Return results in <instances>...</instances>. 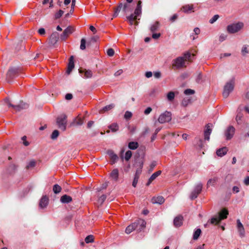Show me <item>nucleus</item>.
<instances>
[{"label":"nucleus","mask_w":249,"mask_h":249,"mask_svg":"<svg viewBox=\"0 0 249 249\" xmlns=\"http://www.w3.org/2000/svg\"><path fill=\"white\" fill-rule=\"evenodd\" d=\"M219 18V16L218 15H214L210 20V22L211 23H214L215 21H216L217 19L218 18Z\"/></svg>","instance_id":"5fc2aeb1"},{"label":"nucleus","mask_w":249,"mask_h":249,"mask_svg":"<svg viewBox=\"0 0 249 249\" xmlns=\"http://www.w3.org/2000/svg\"><path fill=\"white\" fill-rule=\"evenodd\" d=\"M59 38V34L57 32H53L50 36L49 38L50 43L51 45L55 44L58 41Z\"/></svg>","instance_id":"dca6fc26"},{"label":"nucleus","mask_w":249,"mask_h":249,"mask_svg":"<svg viewBox=\"0 0 249 249\" xmlns=\"http://www.w3.org/2000/svg\"><path fill=\"white\" fill-rule=\"evenodd\" d=\"M212 124H208L206 125V129L204 130V139L207 141H209L210 136L212 133L213 127Z\"/></svg>","instance_id":"ddd939ff"},{"label":"nucleus","mask_w":249,"mask_h":249,"mask_svg":"<svg viewBox=\"0 0 249 249\" xmlns=\"http://www.w3.org/2000/svg\"><path fill=\"white\" fill-rule=\"evenodd\" d=\"M221 221L219 217H213L211 220V222L213 224H217Z\"/></svg>","instance_id":"79ce46f5"},{"label":"nucleus","mask_w":249,"mask_h":249,"mask_svg":"<svg viewBox=\"0 0 249 249\" xmlns=\"http://www.w3.org/2000/svg\"><path fill=\"white\" fill-rule=\"evenodd\" d=\"M85 241L86 243H92L94 242V236L92 235H89L87 236Z\"/></svg>","instance_id":"c9c22d12"},{"label":"nucleus","mask_w":249,"mask_h":249,"mask_svg":"<svg viewBox=\"0 0 249 249\" xmlns=\"http://www.w3.org/2000/svg\"><path fill=\"white\" fill-rule=\"evenodd\" d=\"M242 114H238L237 115L236 120L238 124H241L242 122Z\"/></svg>","instance_id":"6e6d98bb"},{"label":"nucleus","mask_w":249,"mask_h":249,"mask_svg":"<svg viewBox=\"0 0 249 249\" xmlns=\"http://www.w3.org/2000/svg\"><path fill=\"white\" fill-rule=\"evenodd\" d=\"M160 27V23L159 21H156L150 27V31L152 33H154L157 31Z\"/></svg>","instance_id":"c85d7f7f"},{"label":"nucleus","mask_w":249,"mask_h":249,"mask_svg":"<svg viewBox=\"0 0 249 249\" xmlns=\"http://www.w3.org/2000/svg\"><path fill=\"white\" fill-rule=\"evenodd\" d=\"M4 102L7 104L9 107H12L16 112L20 111L21 110L27 109L29 107L28 104L24 103L22 101L20 102V104L18 105H14L11 104L8 99H5Z\"/></svg>","instance_id":"20e7f679"},{"label":"nucleus","mask_w":249,"mask_h":249,"mask_svg":"<svg viewBox=\"0 0 249 249\" xmlns=\"http://www.w3.org/2000/svg\"><path fill=\"white\" fill-rule=\"evenodd\" d=\"M107 198V196L105 195H101L98 199V203L101 205L105 200Z\"/></svg>","instance_id":"4c0bfd02"},{"label":"nucleus","mask_w":249,"mask_h":249,"mask_svg":"<svg viewBox=\"0 0 249 249\" xmlns=\"http://www.w3.org/2000/svg\"><path fill=\"white\" fill-rule=\"evenodd\" d=\"M49 202V198L47 196H43L40 200L39 207L41 208H44L47 207Z\"/></svg>","instance_id":"6ab92c4d"},{"label":"nucleus","mask_w":249,"mask_h":249,"mask_svg":"<svg viewBox=\"0 0 249 249\" xmlns=\"http://www.w3.org/2000/svg\"><path fill=\"white\" fill-rule=\"evenodd\" d=\"M26 136H24L23 137H22V140L23 141V144L25 146H28V145H29V142L26 141Z\"/></svg>","instance_id":"bf43d9fd"},{"label":"nucleus","mask_w":249,"mask_h":249,"mask_svg":"<svg viewBox=\"0 0 249 249\" xmlns=\"http://www.w3.org/2000/svg\"><path fill=\"white\" fill-rule=\"evenodd\" d=\"M228 150V148L226 147H222L217 150L216 154L219 157H222L227 154Z\"/></svg>","instance_id":"b1692460"},{"label":"nucleus","mask_w":249,"mask_h":249,"mask_svg":"<svg viewBox=\"0 0 249 249\" xmlns=\"http://www.w3.org/2000/svg\"><path fill=\"white\" fill-rule=\"evenodd\" d=\"M119 171L117 169H113L110 174V177L114 180L117 181L118 178Z\"/></svg>","instance_id":"a878e982"},{"label":"nucleus","mask_w":249,"mask_h":249,"mask_svg":"<svg viewBox=\"0 0 249 249\" xmlns=\"http://www.w3.org/2000/svg\"><path fill=\"white\" fill-rule=\"evenodd\" d=\"M53 190L54 194H58L61 191L62 188L58 184H55L53 186Z\"/></svg>","instance_id":"7c9ffc66"},{"label":"nucleus","mask_w":249,"mask_h":249,"mask_svg":"<svg viewBox=\"0 0 249 249\" xmlns=\"http://www.w3.org/2000/svg\"><path fill=\"white\" fill-rule=\"evenodd\" d=\"M160 35H160V33H153L152 37L153 38L156 39L159 38L160 36Z\"/></svg>","instance_id":"4d7b16f0"},{"label":"nucleus","mask_w":249,"mask_h":249,"mask_svg":"<svg viewBox=\"0 0 249 249\" xmlns=\"http://www.w3.org/2000/svg\"><path fill=\"white\" fill-rule=\"evenodd\" d=\"M229 214V212L227 209L224 208L222 209L219 213V218L221 220L227 218Z\"/></svg>","instance_id":"4be33fe9"},{"label":"nucleus","mask_w":249,"mask_h":249,"mask_svg":"<svg viewBox=\"0 0 249 249\" xmlns=\"http://www.w3.org/2000/svg\"><path fill=\"white\" fill-rule=\"evenodd\" d=\"M38 33L40 35H44L45 34V30L44 28H41L38 30Z\"/></svg>","instance_id":"e2e57ef3"},{"label":"nucleus","mask_w":249,"mask_h":249,"mask_svg":"<svg viewBox=\"0 0 249 249\" xmlns=\"http://www.w3.org/2000/svg\"><path fill=\"white\" fill-rule=\"evenodd\" d=\"M178 17V16L177 14H174L170 18V20L171 22H174L177 19Z\"/></svg>","instance_id":"680f3d73"},{"label":"nucleus","mask_w":249,"mask_h":249,"mask_svg":"<svg viewBox=\"0 0 249 249\" xmlns=\"http://www.w3.org/2000/svg\"><path fill=\"white\" fill-rule=\"evenodd\" d=\"M145 225L146 222L144 220L139 219L132 224L128 226L125 229V232L129 234L134 230H137L138 231H141L145 227Z\"/></svg>","instance_id":"f03ea898"},{"label":"nucleus","mask_w":249,"mask_h":249,"mask_svg":"<svg viewBox=\"0 0 249 249\" xmlns=\"http://www.w3.org/2000/svg\"><path fill=\"white\" fill-rule=\"evenodd\" d=\"M198 195L199 194L197 193L196 192H195L193 190L190 195V197L192 200H193L196 198Z\"/></svg>","instance_id":"a18cd8bd"},{"label":"nucleus","mask_w":249,"mask_h":249,"mask_svg":"<svg viewBox=\"0 0 249 249\" xmlns=\"http://www.w3.org/2000/svg\"><path fill=\"white\" fill-rule=\"evenodd\" d=\"M191 103V99L188 98H184L181 102V105L183 107H186Z\"/></svg>","instance_id":"58836bf2"},{"label":"nucleus","mask_w":249,"mask_h":249,"mask_svg":"<svg viewBox=\"0 0 249 249\" xmlns=\"http://www.w3.org/2000/svg\"><path fill=\"white\" fill-rule=\"evenodd\" d=\"M167 98L169 101H172L175 98V93L173 91H170L167 95Z\"/></svg>","instance_id":"e433bc0d"},{"label":"nucleus","mask_w":249,"mask_h":249,"mask_svg":"<svg viewBox=\"0 0 249 249\" xmlns=\"http://www.w3.org/2000/svg\"><path fill=\"white\" fill-rule=\"evenodd\" d=\"M79 72L81 74H84V78H90L92 75V72L90 70H87L80 68L79 69Z\"/></svg>","instance_id":"aec40b11"},{"label":"nucleus","mask_w":249,"mask_h":249,"mask_svg":"<svg viewBox=\"0 0 249 249\" xmlns=\"http://www.w3.org/2000/svg\"><path fill=\"white\" fill-rule=\"evenodd\" d=\"M109 109V106H106L102 109L99 111L100 113H103L106 111H107Z\"/></svg>","instance_id":"052dcab7"},{"label":"nucleus","mask_w":249,"mask_h":249,"mask_svg":"<svg viewBox=\"0 0 249 249\" xmlns=\"http://www.w3.org/2000/svg\"><path fill=\"white\" fill-rule=\"evenodd\" d=\"M74 31V28L72 26H68L60 35V39L64 41L68 36Z\"/></svg>","instance_id":"9b49d317"},{"label":"nucleus","mask_w":249,"mask_h":249,"mask_svg":"<svg viewBox=\"0 0 249 249\" xmlns=\"http://www.w3.org/2000/svg\"><path fill=\"white\" fill-rule=\"evenodd\" d=\"M183 218L182 215H178L174 219V225L175 227L178 228L180 227L183 223Z\"/></svg>","instance_id":"f3484780"},{"label":"nucleus","mask_w":249,"mask_h":249,"mask_svg":"<svg viewBox=\"0 0 249 249\" xmlns=\"http://www.w3.org/2000/svg\"><path fill=\"white\" fill-rule=\"evenodd\" d=\"M243 55H245L246 54L249 53V48L246 45H244L241 51Z\"/></svg>","instance_id":"37998d69"},{"label":"nucleus","mask_w":249,"mask_h":249,"mask_svg":"<svg viewBox=\"0 0 249 249\" xmlns=\"http://www.w3.org/2000/svg\"><path fill=\"white\" fill-rule=\"evenodd\" d=\"M151 111L152 108L150 107H148L144 110V114L147 115L149 114Z\"/></svg>","instance_id":"774afa93"},{"label":"nucleus","mask_w":249,"mask_h":249,"mask_svg":"<svg viewBox=\"0 0 249 249\" xmlns=\"http://www.w3.org/2000/svg\"><path fill=\"white\" fill-rule=\"evenodd\" d=\"M202 184L201 183H199L196 186L194 191H195V192H196L197 193L199 194L202 191Z\"/></svg>","instance_id":"f704fd0d"},{"label":"nucleus","mask_w":249,"mask_h":249,"mask_svg":"<svg viewBox=\"0 0 249 249\" xmlns=\"http://www.w3.org/2000/svg\"><path fill=\"white\" fill-rule=\"evenodd\" d=\"M132 114L131 112L129 111H126L124 114V117L125 119L128 120L129 119L132 117Z\"/></svg>","instance_id":"8fccbe9b"},{"label":"nucleus","mask_w":249,"mask_h":249,"mask_svg":"<svg viewBox=\"0 0 249 249\" xmlns=\"http://www.w3.org/2000/svg\"><path fill=\"white\" fill-rule=\"evenodd\" d=\"M107 186H108L107 183V182H105V183L102 184V187L101 188L98 189V190H97L98 192H100L101 191H102L103 190L106 189L107 188Z\"/></svg>","instance_id":"864d4df0"},{"label":"nucleus","mask_w":249,"mask_h":249,"mask_svg":"<svg viewBox=\"0 0 249 249\" xmlns=\"http://www.w3.org/2000/svg\"><path fill=\"white\" fill-rule=\"evenodd\" d=\"M123 72V71L122 69L119 70L115 73L114 75L116 76L120 75Z\"/></svg>","instance_id":"69168bd1"},{"label":"nucleus","mask_w":249,"mask_h":249,"mask_svg":"<svg viewBox=\"0 0 249 249\" xmlns=\"http://www.w3.org/2000/svg\"><path fill=\"white\" fill-rule=\"evenodd\" d=\"M195 93V91L191 89H187L184 90V93L186 95H191Z\"/></svg>","instance_id":"de8ad7c7"},{"label":"nucleus","mask_w":249,"mask_h":249,"mask_svg":"<svg viewBox=\"0 0 249 249\" xmlns=\"http://www.w3.org/2000/svg\"><path fill=\"white\" fill-rule=\"evenodd\" d=\"M83 123V119L78 117L76 120V124L78 125H81Z\"/></svg>","instance_id":"603ef678"},{"label":"nucleus","mask_w":249,"mask_h":249,"mask_svg":"<svg viewBox=\"0 0 249 249\" xmlns=\"http://www.w3.org/2000/svg\"><path fill=\"white\" fill-rule=\"evenodd\" d=\"M110 130L113 132H115L119 130V126L117 124L113 123L110 125Z\"/></svg>","instance_id":"2f4dec72"},{"label":"nucleus","mask_w":249,"mask_h":249,"mask_svg":"<svg viewBox=\"0 0 249 249\" xmlns=\"http://www.w3.org/2000/svg\"><path fill=\"white\" fill-rule=\"evenodd\" d=\"M237 228L241 237H244L245 235V231L243 224L239 219L237 220Z\"/></svg>","instance_id":"4468645a"},{"label":"nucleus","mask_w":249,"mask_h":249,"mask_svg":"<svg viewBox=\"0 0 249 249\" xmlns=\"http://www.w3.org/2000/svg\"><path fill=\"white\" fill-rule=\"evenodd\" d=\"M20 71L19 68L10 69L6 74V79L8 82H10L14 77L17 76Z\"/></svg>","instance_id":"0eeeda50"},{"label":"nucleus","mask_w":249,"mask_h":249,"mask_svg":"<svg viewBox=\"0 0 249 249\" xmlns=\"http://www.w3.org/2000/svg\"><path fill=\"white\" fill-rule=\"evenodd\" d=\"M142 1L141 0L138 1L137 3V7L136 8L134 13L131 14L130 16L127 17V19L129 20V23L131 25L135 24L137 25L138 24V21H136L137 18V17L140 16L142 13Z\"/></svg>","instance_id":"7ed1b4c3"},{"label":"nucleus","mask_w":249,"mask_h":249,"mask_svg":"<svg viewBox=\"0 0 249 249\" xmlns=\"http://www.w3.org/2000/svg\"><path fill=\"white\" fill-rule=\"evenodd\" d=\"M218 180V178L216 177H214L213 178H211L209 179V180L207 182V187L210 186H213L215 185V184L216 183L217 181Z\"/></svg>","instance_id":"cd10ccee"},{"label":"nucleus","mask_w":249,"mask_h":249,"mask_svg":"<svg viewBox=\"0 0 249 249\" xmlns=\"http://www.w3.org/2000/svg\"><path fill=\"white\" fill-rule=\"evenodd\" d=\"M129 6V4L126 2H125L124 4L120 3V5L114 9L113 18H115L118 16L119 12L122 8L124 12L128 11Z\"/></svg>","instance_id":"9d476101"},{"label":"nucleus","mask_w":249,"mask_h":249,"mask_svg":"<svg viewBox=\"0 0 249 249\" xmlns=\"http://www.w3.org/2000/svg\"><path fill=\"white\" fill-rule=\"evenodd\" d=\"M139 179V177L136 174L132 182V186L135 187L137 185Z\"/></svg>","instance_id":"09e8293b"},{"label":"nucleus","mask_w":249,"mask_h":249,"mask_svg":"<svg viewBox=\"0 0 249 249\" xmlns=\"http://www.w3.org/2000/svg\"><path fill=\"white\" fill-rule=\"evenodd\" d=\"M72 97L73 96L71 93H67L65 95V99L67 100H70L72 99Z\"/></svg>","instance_id":"13d9d810"},{"label":"nucleus","mask_w":249,"mask_h":249,"mask_svg":"<svg viewBox=\"0 0 249 249\" xmlns=\"http://www.w3.org/2000/svg\"><path fill=\"white\" fill-rule=\"evenodd\" d=\"M74 67V57L73 56L71 55L69 58V63L68 65V69L67 70L66 72L67 74H69L71 71H72V69Z\"/></svg>","instance_id":"2eb2a0df"},{"label":"nucleus","mask_w":249,"mask_h":249,"mask_svg":"<svg viewBox=\"0 0 249 249\" xmlns=\"http://www.w3.org/2000/svg\"><path fill=\"white\" fill-rule=\"evenodd\" d=\"M194 54H191L189 53H184L183 56H180L173 60L172 67L173 69H178L185 67V62L188 61L189 62L192 61L191 57L194 56Z\"/></svg>","instance_id":"f257e3e1"},{"label":"nucleus","mask_w":249,"mask_h":249,"mask_svg":"<svg viewBox=\"0 0 249 249\" xmlns=\"http://www.w3.org/2000/svg\"><path fill=\"white\" fill-rule=\"evenodd\" d=\"M194 5L192 4H186L184 6H183L181 8V10L184 13H191L192 12H194Z\"/></svg>","instance_id":"a211bd4d"},{"label":"nucleus","mask_w":249,"mask_h":249,"mask_svg":"<svg viewBox=\"0 0 249 249\" xmlns=\"http://www.w3.org/2000/svg\"><path fill=\"white\" fill-rule=\"evenodd\" d=\"M72 197L68 195H64L60 198V201L63 203H69L72 201Z\"/></svg>","instance_id":"5701e85b"},{"label":"nucleus","mask_w":249,"mask_h":249,"mask_svg":"<svg viewBox=\"0 0 249 249\" xmlns=\"http://www.w3.org/2000/svg\"><path fill=\"white\" fill-rule=\"evenodd\" d=\"M157 165V162L155 161H153L151 162L150 165V169L149 171L151 172L153 170L154 168L155 167V166Z\"/></svg>","instance_id":"3c124183"},{"label":"nucleus","mask_w":249,"mask_h":249,"mask_svg":"<svg viewBox=\"0 0 249 249\" xmlns=\"http://www.w3.org/2000/svg\"><path fill=\"white\" fill-rule=\"evenodd\" d=\"M154 76L156 78H159L161 76V73L159 71H157V72H154Z\"/></svg>","instance_id":"0e129e2a"},{"label":"nucleus","mask_w":249,"mask_h":249,"mask_svg":"<svg viewBox=\"0 0 249 249\" xmlns=\"http://www.w3.org/2000/svg\"><path fill=\"white\" fill-rule=\"evenodd\" d=\"M244 183L246 185H249V177L248 176L245 178L244 180Z\"/></svg>","instance_id":"338daca9"},{"label":"nucleus","mask_w":249,"mask_h":249,"mask_svg":"<svg viewBox=\"0 0 249 249\" xmlns=\"http://www.w3.org/2000/svg\"><path fill=\"white\" fill-rule=\"evenodd\" d=\"M132 152L130 150H128L125 154L124 159L125 160L128 161L132 156Z\"/></svg>","instance_id":"a19ab883"},{"label":"nucleus","mask_w":249,"mask_h":249,"mask_svg":"<svg viewBox=\"0 0 249 249\" xmlns=\"http://www.w3.org/2000/svg\"><path fill=\"white\" fill-rule=\"evenodd\" d=\"M152 202L154 203L162 204L164 202V198L162 196L154 197L152 199Z\"/></svg>","instance_id":"393cba45"},{"label":"nucleus","mask_w":249,"mask_h":249,"mask_svg":"<svg viewBox=\"0 0 249 249\" xmlns=\"http://www.w3.org/2000/svg\"><path fill=\"white\" fill-rule=\"evenodd\" d=\"M161 171L160 170H159L153 173L149 178L148 181L146 183V186H149L153 180H154L158 176L161 174Z\"/></svg>","instance_id":"412c9836"},{"label":"nucleus","mask_w":249,"mask_h":249,"mask_svg":"<svg viewBox=\"0 0 249 249\" xmlns=\"http://www.w3.org/2000/svg\"><path fill=\"white\" fill-rule=\"evenodd\" d=\"M172 119L171 113L168 111H165L161 114L158 118V121L161 124L168 122Z\"/></svg>","instance_id":"1a4fd4ad"},{"label":"nucleus","mask_w":249,"mask_h":249,"mask_svg":"<svg viewBox=\"0 0 249 249\" xmlns=\"http://www.w3.org/2000/svg\"><path fill=\"white\" fill-rule=\"evenodd\" d=\"M63 13H64V12L62 10H60L58 12L55 13V14L54 15L55 18L58 19V18H60L62 16Z\"/></svg>","instance_id":"49530a36"},{"label":"nucleus","mask_w":249,"mask_h":249,"mask_svg":"<svg viewBox=\"0 0 249 249\" xmlns=\"http://www.w3.org/2000/svg\"><path fill=\"white\" fill-rule=\"evenodd\" d=\"M243 27L241 22L234 23L227 27V30L230 33H235L238 32Z\"/></svg>","instance_id":"6e6552de"},{"label":"nucleus","mask_w":249,"mask_h":249,"mask_svg":"<svg viewBox=\"0 0 249 249\" xmlns=\"http://www.w3.org/2000/svg\"><path fill=\"white\" fill-rule=\"evenodd\" d=\"M201 233V231L200 229H197L194 233L193 239L194 240H197L199 237Z\"/></svg>","instance_id":"473e14b6"},{"label":"nucleus","mask_w":249,"mask_h":249,"mask_svg":"<svg viewBox=\"0 0 249 249\" xmlns=\"http://www.w3.org/2000/svg\"><path fill=\"white\" fill-rule=\"evenodd\" d=\"M36 165V161L35 160H31L26 166V169H29L31 168L35 167Z\"/></svg>","instance_id":"72a5a7b5"},{"label":"nucleus","mask_w":249,"mask_h":249,"mask_svg":"<svg viewBox=\"0 0 249 249\" xmlns=\"http://www.w3.org/2000/svg\"><path fill=\"white\" fill-rule=\"evenodd\" d=\"M86 41L84 38H82L81 40V45H80V49L82 50H85L86 49Z\"/></svg>","instance_id":"c03bdc74"},{"label":"nucleus","mask_w":249,"mask_h":249,"mask_svg":"<svg viewBox=\"0 0 249 249\" xmlns=\"http://www.w3.org/2000/svg\"><path fill=\"white\" fill-rule=\"evenodd\" d=\"M139 146V144L137 142H129L128 147L129 149L132 150L136 149Z\"/></svg>","instance_id":"c756f323"},{"label":"nucleus","mask_w":249,"mask_h":249,"mask_svg":"<svg viewBox=\"0 0 249 249\" xmlns=\"http://www.w3.org/2000/svg\"><path fill=\"white\" fill-rule=\"evenodd\" d=\"M56 123L60 129L65 131L66 128L67 116L65 114H62L58 116L56 119Z\"/></svg>","instance_id":"423d86ee"},{"label":"nucleus","mask_w":249,"mask_h":249,"mask_svg":"<svg viewBox=\"0 0 249 249\" xmlns=\"http://www.w3.org/2000/svg\"><path fill=\"white\" fill-rule=\"evenodd\" d=\"M59 132L57 130H54L51 135L52 139L54 140V139H56L58 137V136H59Z\"/></svg>","instance_id":"ea45409f"},{"label":"nucleus","mask_w":249,"mask_h":249,"mask_svg":"<svg viewBox=\"0 0 249 249\" xmlns=\"http://www.w3.org/2000/svg\"><path fill=\"white\" fill-rule=\"evenodd\" d=\"M234 87V80L231 79L229 82H227L224 88L223 92V96L224 98H227L231 92Z\"/></svg>","instance_id":"39448f33"},{"label":"nucleus","mask_w":249,"mask_h":249,"mask_svg":"<svg viewBox=\"0 0 249 249\" xmlns=\"http://www.w3.org/2000/svg\"><path fill=\"white\" fill-rule=\"evenodd\" d=\"M235 133V128L232 126H229L225 130V135L227 140L231 139Z\"/></svg>","instance_id":"f8f14e48"},{"label":"nucleus","mask_w":249,"mask_h":249,"mask_svg":"<svg viewBox=\"0 0 249 249\" xmlns=\"http://www.w3.org/2000/svg\"><path fill=\"white\" fill-rule=\"evenodd\" d=\"M118 159L117 155L114 154L112 151H110V163H114Z\"/></svg>","instance_id":"bb28decb"}]
</instances>
